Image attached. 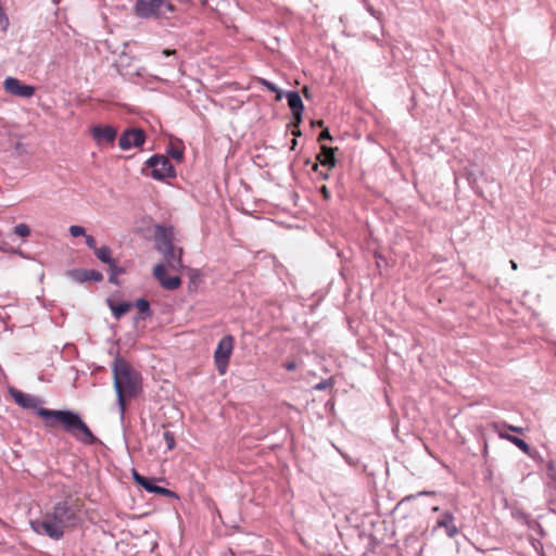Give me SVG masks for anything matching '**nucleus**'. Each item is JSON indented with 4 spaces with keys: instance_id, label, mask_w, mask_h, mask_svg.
I'll list each match as a JSON object with an SVG mask.
<instances>
[{
    "instance_id": "f257e3e1",
    "label": "nucleus",
    "mask_w": 556,
    "mask_h": 556,
    "mask_svg": "<svg viewBox=\"0 0 556 556\" xmlns=\"http://www.w3.org/2000/svg\"><path fill=\"white\" fill-rule=\"evenodd\" d=\"M10 394L21 407L36 409V414L43 420L46 428L54 429L62 427L64 431L85 444H93L97 441V438L78 414L72 410L38 407L40 404L39 399L13 388L10 389Z\"/></svg>"
},
{
    "instance_id": "f03ea898",
    "label": "nucleus",
    "mask_w": 556,
    "mask_h": 556,
    "mask_svg": "<svg viewBox=\"0 0 556 556\" xmlns=\"http://www.w3.org/2000/svg\"><path fill=\"white\" fill-rule=\"evenodd\" d=\"M79 506L77 503L65 501L58 503L51 513L41 520L31 522V528L38 534H46L53 540L63 536L65 529L74 527L78 522Z\"/></svg>"
},
{
    "instance_id": "7ed1b4c3",
    "label": "nucleus",
    "mask_w": 556,
    "mask_h": 556,
    "mask_svg": "<svg viewBox=\"0 0 556 556\" xmlns=\"http://www.w3.org/2000/svg\"><path fill=\"white\" fill-rule=\"evenodd\" d=\"M112 370L121 414L124 415L127 401L141 392V376L122 357L114 361Z\"/></svg>"
},
{
    "instance_id": "20e7f679",
    "label": "nucleus",
    "mask_w": 556,
    "mask_h": 556,
    "mask_svg": "<svg viewBox=\"0 0 556 556\" xmlns=\"http://www.w3.org/2000/svg\"><path fill=\"white\" fill-rule=\"evenodd\" d=\"M154 239L155 249L163 254L167 266L173 270H181L184 268V250L174 245V228L157 225L154 230Z\"/></svg>"
},
{
    "instance_id": "39448f33",
    "label": "nucleus",
    "mask_w": 556,
    "mask_h": 556,
    "mask_svg": "<svg viewBox=\"0 0 556 556\" xmlns=\"http://www.w3.org/2000/svg\"><path fill=\"white\" fill-rule=\"evenodd\" d=\"M174 11L175 7L166 0H138L135 4L136 15L142 18L167 17Z\"/></svg>"
},
{
    "instance_id": "423d86ee",
    "label": "nucleus",
    "mask_w": 556,
    "mask_h": 556,
    "mask_svg": "<svg viewBox=\"0 0 556 556\" xmlns=\"http://www.w3.org/2000/svg\"><path fill=\"white\" fill-rule=\"evenodd\" d=\"M235 346V339L227 334L223 337L214 352V363L219 375H225Z\"/></svg>"
},
{
    "instance_id": "0eeeda50",
    "label": "nucleus",
    "mask_w": 556,
    "mask_h": 556,
    "mask_svg": "<svg viewBox=\"0 0 556 556\" xmlns=\"http://www.w3.org/2000/svg\"><path fill=\"white\" fill-rule=\"evenodd\" d=\"M146 165L151 168V177L156 180L174 178L176 176L173 164L165 155H153L146 162Z\"/></svg>"
},
{
    "instance_id": "6e6552de",
    "label": "nucleus",
    "mask_w": 556,
    "mask_h": 556,
    "mask_svg": "<svg viewBox=\"0 0 556 556\" xmlns=\"http://www.w3.org/2000/svg\"><path fill=\"white\" fill-rule=\"evenodd\" d=\"M146 141V132L141 128H128L119 137L118 146L126 151L131 148H139Z\"/></svg>"
},
{
    "instance_id": "1a4fd4ad",
    "label": "nucleus",
    "mask_w": 556,
    "mask_h": 556,
    "mask_svg": "<svg viewBox=\"0 0 556 556\" xmlns=\"http://www.w3.org/2000/svg\"><path fill=\"white\" fill-rule=\"evenodd\" d=\"M3 88L8 93L24 99L31 98L36 91V88L34 86L25 85L14 77L5 78L3 83Z\"/></svg>"
},
{
    "instance_id": "9d476101",
    "label": "nucleus",
    "mask_w": 556,
    "mask_h": 556,
    "mask_svg": "<svg viewBox=\"0 0 556 556\" xmlns=\"http://www.w3.org/2000/svg\"><path fill=\"white\" fill-rule=\"evenodd\" d=\"M90 132L99 146L102 143L113 144L117 136V129L110 125H96Z\"/></svg>"
},
{
    "instance_id": "9b49d317",
    "label": "nucleus",
    "mask_w": 556,
    "mask_h": 556,
    "mask_svg": "<svg viewBox=\"0 0 556 556\" xmlns=\"http://www.w3.org/2000/svg\"><path fill=\"white\" fill-rule=\"evenodd\" d=\"M153 276L166 290H176L181 286V279L179 276L168 277L166 275V267L164 264L160 263L154 266Z\"/></svg>"
},
{
    "instance_id": "f8f14e48",
    "label": "nucleus",
    "mask_w": 556,
    "mask_h": 556,
    "mask_svg": "<svg viewBox=\"0 0 556 556\" xmlns=\"http://www.w3.org/2000/svg\"><path fill=\"white\" fill-rule=\"evenodd\" d=\"M132 478L136 483L141 485L146 491H148L150 493H155V494L164 495L167 497L176 496V494L173 491L165 489L163 486L155 485L154 479L143 477L140 473H138L136 470L132 471Z\"/></svg>"
},
{
    "instance_id": "ddd939ff",
    "label": "nucleus",
    "mask_w": 556,
    "mask_h": 556,
    "mask_svg": "<svg viewBox=\"0 0 556 556\" xmlns=\"http://www.w3.org/2000/svg\"><path fill=\"white\" fill-rule=\"evenodd\" d=\"M288 105L292 112L293 121H295V126H300L302 123V114L304 111V104L300 94L296 91H289L287 94Z\"/></svg>"
},
{
    "instance_id": "4468645a",
    "label": "nucleus",
    "mask_w": 556,
    "mask_h": 556,
    "mask_svg": "<svg viewBox=\"0 0 556 556\" xmlns=\"http://www.w3.org/2000/svg\"><path fill=\"white\" fill-rule=\"evenodd\" d=\"M67 275L75 281L84 283L87 281H101L103 275L96 269H73Z\"/></svg>"
},
{
    "instance_id": "2eb2a0df",
    "label": "nucleus",
    "mask_w": 556,
    "mask_h": 556,
    "mask_svg": "<svg viewBox=\"0 0 556 556\" xmlns=\"http://www.w3.org/2000/svg\"><path fill=\"white\" fill-rule=\"evenodd\" d=\"M438 528H444L448 538H455L458 534V528L455 525V518L452 513L445 511L437 520L433 530Z\"/></svg>"
},
{
    "instance_id": "dca6fc26",
    "label": "nucleus",
    "mask_w": 556,
    "mask_h": 556,
    "mask_svg": "<svg viewBox=\"0 0 556 556\" xmlns=\"http://www.w3.org/2000/svg\"><path fill=\"white\" fill-rule=\"evenodd\" d=\"M338 150L337 148H329L327 146L320 147V152L317 155V161L323 166H328L329 169L334 167L336 165V157H334V151Z\"/></svg>"
},
{
    "instance_id": "f3484780",
    "label": "nucleus",
    "mask_w": 556,
    "mask_h": 556,
    "mask_svg": "<svg viewBox=\"0 0 556 556\" xmlns=\"http://www.w3.org/2000/svg\"><path fill=\"white\" fill-rule=\"evenodd\" d=\"M109 306L116 319H119L131 308V304L129 302L115 303L113 301H109Z\"/></svg>"
},
{
    "instance_id": "a211bd4d",
    "label": "nucleus",
    "mask_w": 556,
    "mask_h": 556,
    "mask_svg": "<svg viewBox=\"0 0 556 556\" xmlns=\"http://www.w3.org/2000/svg\"><path fill=\"white\" fill-rule=\"evenodd\" d=\"M96 256L102 262L108 265H110L115 260L112 257V251L109 247H101L96 249L94 251Z\"/></svg>"
},
{
    "instance_id": "6ab92c4d",
    "label": "nucleus",
    "mask_w": 556,
    "mask_h": 556,
    "mask_svg": "<svg viewBox=\"0 0 556 556\" xmlns=\"http://www.w3.org/2000/svg\"><path fill=\"white\" fill-rule=\"evenodd\" d=\"M257 83L262 86H264L266 89H268L271 92L276 93V101H280L282 99V91L273 83L265 78H257Z\"/></svg>"
},
{
    "instance_id": "aec40b11",
    "label": "nucleus",
    "mask_w": 556,
    "mask_h": 556,
    "mask_svg": "<svg viewBox=\"0 0 556 556\" xmlns=\"http://www.w3.org/2000/svg\"><path fill=\"white\" fill-rule=\"evenodd\" d=\"M491 428L498 434L500 438L505 439L508 441V438L511 437V434H508L504 430L507 429V425L505 422L495 421L491 424Z\"/></svg>"
},
{
    "instance_id": "412c9836",
    "label": "nucleus",
    "mask_w": 556,
    "mask_h": 556,
    "mask_svg": "<svg viewBox=\"0 0 556 556\" xmlns=\"http://www.w3.org/2000/svg\"><path fill=\"white\" fill-rule=\"evenodd\" d=\"M508 441L511 442L513 444H515L519 450H521L523 453H529L530 451V446L529 444L523 441L522 439L518 438V437H515V435H511L510 438H508Z\"/></svg>"
},
{
    "instance_id": "4be33fe9",
    "label": "nucleus",
    "mask_w": 556,
    "mask_h": 556,
    "mask_svg": "<svg viewBox=\"0 0 556 556\" xmlns=\"http://www.w3.org/2000/svg\"><path fill=\"white\" fill-rule=\"evenodd\" d=\"M14 233L21 238H26L30 235V228L26 224H18L13 229Z\"/></svg>"
},
{
    "instance_id": "5701e85b",
    "label": "nucleus",
    "mask_w": 556,
    "mask_h": 556,
    "mask_svg": "<svg viewBox=\"0 0 556 556\" xmlns=\"http://www.w3.org/2000/svg\"><path fill=\"white\" fill-rule=\"evenodd\" d=\"M10 25L9 17L7 16L2 7H0V30L7 33Z\"/></svg>"
},
{
    "instance_id": "b1692460",
    "label": "nucleus",
    "mask_w": 556,
    "mask_h": 556,
    "mask_svg": "<svg viewBox=\"0 0 556 556\" xmlns=\"http://www.w3.org/2000/svg\"><path fill=\"white\" fill-rule=\"evenodd\" d=\"M135 306L138 308L140 313H149L150 312V304L146 299H138L135 302Z\"/></svg>"
},
{
    "instance_id": "393cba45",
    "label": "nucleus",
    "mask_w": 556,
    "mask_h": 556,
    "mask_svg": "<svg viewBox=\"0 0 556 556\" xmlns=\"http://www.w3.org/2000/svg\"><path fill=\"white\" fill-rule=\"evenodd\" d=\"M163 438H164V441H165V443L167 445V448L169 451H172L175 447V444H176L174 433H172L170 431H165L163 433Z\"/></svg>"
},
{
    "instance_id": "a878e982",
    "label": "nucleus",
    "mask_w": 556,
    "mask_h": 556,
    "mask_svg": "<svg viewBox=\"0 0 556 556\" xmlns=\"http://www.w3.org/2000/svg\"><path fill=\"white\" fill-rule=\"evenodd\" d=\"M70 233L73 236V237H80V236H85L86 237V230L84 227L81 226H78V225H73L70 227Z\"/></svg>"
},
{
    "instance_id": "bb28decb",
    "label": "nucleus",
    "mask_w": 556,
    "mask_h": 556,
    "mask_svg": "<svg viewBox=\"0 0 556 556\" xmlns=\"http://www.w3.org/2000/svg\"><path fill=\"white\" fill-rule=\"evenodd\" d=\"M547 476L553 481H556V465L554 462L547 464Z\"/></svg>"
},
{
    "instance_id": "cd10ccee",
    "label": "nucleus",
    "mask_w": 556,
    "mask_h": 556,
    "mask_svg": "<svg viewBox=\"0 0 556 556\" xmlns=\"http://www.w3.org/2000/svg\"><path fill=\"white\" fill-rule=\"evenodd\" d=\"M109 267H110V271H111V274H113V275L118 276V275H121V274H123V273H124V269H123L122 267H118V266H117L116 261L112 262V263L109 265Z\"/></svg>"
},
{
    "instance_id": "c85d7f7f",
    "label": "nucleus",
    "mask_w": 556,
    "mask_h": 556,
    "mask_svg": "<svg viewBox=\"0 0 556 556\" xmlns=\"http://www.w3.org/2000/svg\"><path fill=\"white\" fill-rule=\"evenodd\" d=\"M86 244L96 251L97 248V244H96V239L92 237V236H89V235H86Z\"/></svg>"
},
{
    "instance_id": "c756f323",
    "label": "nucleus",
    "mask_w": 556,
    "mask_h": 556,
    "mask_svg": "<svg viewBox=\"0 0 556 556\" xmlns=\"http://www.w3.org/2000/svg\"><path fill=\"white\" fill-rule=\"evenodd\" d=\"M331 139H332V137H331V135H330V132H329V130H328L327 128H326V129H324V130L319 134V136H318V141H319V142H320V141H324V140H331Z\"/></svg>"
},
{
    "instance_id": "7c9ffc66",
    "label": "nucleus",
    "mask_w": 556,
    "mask_h": 556,
    "mask_svg": "<svg viewBox=\"0 0 556 556\" xmlns=\"http://www.w3.org/2000/svg\"><path fill=\"white\" fill-rule=\"evenodd\" d=\"M320 193L323 194L325 200L330 199V191L328 190L327 186L324 185L320 187Z\"/></svg>"
},
{
    "instance_id": "2f4dec72",
    "label": "nucleus",
    "mask_w": 556,
    "mask_h": 556,
    "mask_svg": "<svg viewBox=\"0 0 556 556\" xmlns=\"http://www.w3.org/2000/svg\"><path fill=\"white\" fill-rule=\"evenodd\" d=\"M176 54H177V50H175V49H164L162 51V55H164V56H170V55L175 56Z\"/></svg>"
},
{
    "instance_id": "473e14b6",
    "label": "nucleus",
    "mask_w": 556,
    "mask_h": 556,
    "mask_svg": "<svg viewBox=\"0 0 556 556\" xmlns=\"http://www.w3.org/2000/svg\"><path fill=\"white\" fill-rule=\"evenodd\" d=\"M507 429L513 431V432H516V433H519V434H522L523 433V429L520 428V427H516V426H511V425H507Z\"/></svg>"
},
{
    "instance_id": "72a5a7b5",
    "label": "nucleus",
    "mask_w": 556,
    "mask_h": 556,
    "mask_svg": "<svg viewBox=\"0 0 556 556\" xmlns=\"http://www.w3.org/2000/svg\"><path fill=\"white\" fill-rule=\"evenodd\" d=\"M302 93H303V96H304L306 99H309V98H311L308 87L304 86V87L302 88Z\"/></svg>"
},
{
    "instance_id": "f704fd0d",
    "label": "nucleus",
    "mask_w": 556,
    "mask_h": 556,
    "mask_svg": "<svg viewBox=\"0 0 556 556\" xmlns=\"http://www.w3.org/2000/svg\"><path fill=\"white\" fill-rule=\"evenodd\" d=\"M293 126H294V128L292 129V135L295 137L300 136L301 131L299 129V126L298 127L295 126V121H293Z\"/></svg>"
},
{
    "instance_id": "c9c22d12",
    "label": "nucleus",
    "mask_w": 556,
    "mask_h": 556,
    "mask_svg": "<svg viewBox=\"0 0 556 556\" xmlns=\"http://www.w3.org/2000/svg\"><path fill=\"white\" fill-rule=\"evenodd\" d=\"M109 280H110V282H111V283H114V285H117V283H118V280H117V276H116V275L111 274V275H110V279H109Z\"/></svg>"
},
{
    "instance_id": "e433bc0d",
    "label": "nucleus",
    "mask_w": 556,
    "mask_h": 556,
    "mask_svg": "<svg viewBox=\"0 0 556 556\" xmlns=\"http://www.w3.org/2000/svg\"><path fill=\"white\" fill-rule=\"evenodd\" d=\"M327 387L326 382H320L316 386L317 390H324Z\"/></svg>"
},
{
    "instance_id": "4c0bfd02",
    "label": "nucleus",
    "mask_w": 556,
    "mask_h": 556,
    "mask_svg": "<svg viewBox=\"0 0 556 556\" xmlns=\"http://www.w3.org/2000/svg\"><path fill=\"white\" fill-rule=\"evenodd\" d=\"M173 156H174L175 159H177V160H181V159H182V153H181V152H175V153L173 154Z\"/></svg>"
},
{
    "instance_id": "58836bf2",
    "label": "nucleus",
    "mask_w": 556,
    "mask_h": 556,
    "mask_svg": "<svg viewBox=\"0 0 556 556\" xmlns=\"http://www.w3.org/2000/svg\"><path fill=\"white\" fill-rule=\"evenodd\" d=\"M319 175H320V177H321L323 179H327V178H328V176H329L328 170H327V172H320V173H319Z\"/></svg>"
},
{
    "instance_id": "ea45409f",
    "label": "nucleus",
    "mask_w": 556,
    "mask_h": 556,
    "mask_svg": "<svg viewBox=\"0 0 556 556\" xmlns=\"http://www.w3.org/2000/svg\"><path fill=\"white\" fill-rule=\"evenodd\" d=\"M510 267L516 270L517 269V264L515 261H510Z\"/></svg>"
},
{
    "instance_id": "a19ab883",
    "label": "nucleus",
    "mask_w": 556,
    "mask_h": 556,
    "mask_svg": "<svg viewBox=\"0 0 556 556\" xmlns=\"http://www.w3.org/2000/svg\"><path fill=\"white\" fill-rule=\"evenodd\" d=\"M313 169H314L315 172H317V169H318V164H317V163L313 165Z\"/></svg>"
},
{
    "instance_id": "79ce46f5",
    "label": "nucleus",
    "mask_w": 556,
    "mask_h": 556,
    "mask_svg": "<svg viewBox=\"0 0 556 556\" xmlns=\"http://www.w3.org/2000/svg\"><path fill=\"white\" fill-rule=\"evenodd\" d=\"M323 125H324V122H323V121L317 122V126H320V127H321Z\"/></svg>"
},
{
    "instance_id": "37998d69",
    "label": "nucleus",
    "mask_w": 556,
    "mask_h": 556,
    "mask_svg": "<svg viewBox=\"0 0 556 556\" xmlns=\"http://www.w3.org/2000/svg\"><path fill=\"white\" fill-rule=\"evenodd\" d=\"M295 144H296V139H293V141H292V149L294 148Z\"/></svg>"
},
{
    "instance_id": "c03bdc74",
    "label": "nucleus",
    "mask_w": 556,
    "mask_h": 556,
    "mask_svg": "<svg viewBox=\"0 0 556 556\" xmlns=\"http://www.w3.org/2000/svg\"><path fill=\"white\" fill-rule=\"evenodd\" d=\"M432 510H433V511H438V510H439V507H438V506H434V507H432Z\"/></svg>"
}]
</instances>
